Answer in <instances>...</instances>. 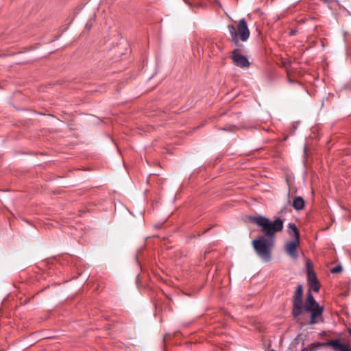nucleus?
Here are the masks:
<instances>
[{
    "instance_id": "9",
    "label": "nucleus",
    "mask_w": 351,
    "mask_h": 351,
    "mask_svg": "<svg viewBox=\"0 0 351 351\" xmlns=\"http://www.w3.org/2000/svg\"><path fill=\"white\" fill-rule=\"evenodd\" d=\"M317 306H320L319 304L315 301L312 293H309L307 295V298L306 300L305 305L303 306L302 313L303 312H308L311 309L316 308Z\"/></svg>"
},
{
    "instance_id": "15",
    "label": "nucleus",
    "mask_w": 351,
    "mask_h": 351,
    "mask_svg": "<svg viewBox=\"0 0 351 351\" xmlns=\"http://www.w3.org/2000/svg\"><path fill=\"white\" fill-rule=\"evenodd\" d=\"M296 33H297V30L293 29V30H291V31L290 32V35H291V36H294Z\"/></svg>"
},
{
    "instance_id": "3",
    "label": "nucleus",
    "mask_w": 351,
    "mask_h": 351,
    "mask_svg": "<svg viewBox=\"0 0 351 351\" xmlns=\"http://www.w3.org/2000/svg\"><path fill=\"white\" fill-rule=\"evenodd\" d=\"M252 244L257 255L263 261H270L271 247L273 245L272 239H267L264 237H261L253 240Z\"/></svg>"
},
{
    "instance_id": "8",
    "label": "nucleus",
    "mask_w": 351,
    "mask_h": 351,
    "mask_svg": "<svg viewBox=\"0 0 351 351\" xmlns=\"http://www.w3.org/2000/svg\"><path fill=\"white\" fill-rule=\"evenodd\" d=\"M311 312L310 324H315L319 322H323L324 319L322 317V313L324 311L323 306H317L310 311Z\"/></svg>"
},
{
    "instance_id": "13",
    "label": "nucleus",
    "mask_w": 351,
    "mask_h": 351,
    "mask_svg": "<svg viewBox=\"0 0 351 351\" xmlns=\"http://www.w3.org/2000/svg\"><path fill=\"white\" fill-rule=\"evenodd\" d=\"M309 283H310L311 287L313 289V290L314 291L317 292L319 291V282L317 280H316L313 282H311Z\"/></svg>"
},
{
    "instance_id": "6",
    "label": "nucleus",
    "mask_w": 351,
    "mask_h": 351,
    "mask_svg": "<svg viewBox=\"0 0 351 351\" xmlns=\"http://www.w3.org/2000/svg\"><path fill=\"white\" fill-rule=\"evenodd\" d=\"M323 347H331L334 351H351L350 347L339 339H332L321 343Z\"/></svg>"
},
{
    "instance_id": "10",
    "label": "nucleus",
    "mask_w": 351,
    "mask_h": 351,
    "mask_svg": "<svg viewBox=\"0 0 351 351\" xmlns=\"http://www.w3.org/2000/svg\"><path fill=\"white\" fill-rule=\"evenodd\" d=\"M305 202L300 196H296L293 199L292 206L296 210H301L304 209Z\"/></svg>"
},
{
    "instance_id": "5",
    "label": "nucleus",
    "mask_w": 351,
    "mask_h": 351,
    "mask_svg": "<svg viewBox=\"0 0 351 351\" xmlns=\"http://www.w3.org/2000/svg\"><path fill=\"white\" fill-rule=\"evenodd\" d=\"M231 58L234 65L240 68H248L250 62L247 58L241 54L237 49H235L232 52Z\"/></svg>"
},
{
    "instance_id": "17",
    "label": "nucleus",
    "mask_w": 351,
    "mask_h": 351,
    "mask_svg": "<svg viewBox=\"0 0 351 351\" xmlns=\"http://www.w3.org/2000/svg\"><path fill=\"white\" fill-rule=\"evenodd\" d=\"M324 3H328L329 0H322Z\"/></svg>"
},
{
    "instance_id": "2",
    "label": "nucleus",
    "mask_w": 351,
    "mask_h": 351,
    "mask_svg": "<svg viewBox=\"0 0 351 351\" xmlns=\"http://www.w3.org/2000/svg\"><path fill=\"white\" fill-rule=\"evenodd\" d=\"M228 29L231 36V40L235 45H237L239 40L247 41L250 37V30L245 19L239 20L237 29L232 24L228 25Z\"/></svg>"
},
{
    "instance_id": "11",
    "label": "nucleus",
    "mask_w": 351,
    "mask_h": 351,
    "mask_svg": "<svg viewBox=\"0 0 351 351\" xmlns=\"http://www.w3.org/2000/svg\"><path fill=\"white\" fill-rule=\"evenodd\" d=\"M288 233L294 239H300V232L296 226L293 223L288 224Z\"/></svg>"
},
{
    "instance_id": "16",
    "label": "nucleus",
    "mask_w": 351,
    "mask_h": 351,
    "mask_svg": "<svg viewBox=\"0 0 351 351\" xmlns=\"http://www.w3.org/2000/svg\"><path fill=\"white\" fill-rule=\"evenodd\" d=\"M221 130H228V131H232V128H223Z\"/></svg>"
},
{
    "instance_id": "1",
    "label": "nucleus",
    "mask_w": 351,
    "mask_h": 351,
    "mask_svg": "<svg viewBox=\"0 0 351 351\" xmlns=\"http://www.w3.org/2000/svg\"><path fill=\"white\" fill-rule=\"evenodd\" d=\"M251 220L261 228V232L269 239L273 240L276 232H280L283 229L284 221L280 218H276L274 221H271L268 218L260 215L252 217Z\"/></svg>"
},
{
    "instance_id": "12",
    "label": "nucleus",
    "mask_w": 351,
    "mask_h": 351,
    "mask_svg": "<svg viewBox=\"0 0 351 351\" xmlns=\"http://www.w3.org/2000/svg\"><path fill=\"white\" fill-rule=\"evenodd\" d=\"M306 269H307V276L308 280L309 282H313L317 280L316 275L313 271L312 265L311 263H307L306 264Z\"/></svg>"
},
{
    "instance_id": "7",
    "label": "nucleus",
    "mask_w": 351,
    "mask_h": 351,
    "mask_svg": "<svg viewBox=\"0 0 351 351\" xmlns=\"http://www.w3.org/2000/svg\"><path fill=\"white\" fill-rule=\"evenodd\" d=\"M300 243V239H294L293 241L287 242L285 245V251L291 258L296 259L298 257V246Z\"/></svg>"
},
{
    "instance_id": "14",
    "label": "nucleus",
    "mask_w": 351,
    "mask_h": 351,
    "mask_svg": "<svg viewBox=\"0 0 351 351\" xmlns=\"http://www.w3.org/2000/svg\"><path fill=\"white\" fill-rule=\"evenodd\" d=\"M341 270H342L341 266L337 265L331 269V273L336 274V273L341 271Z\"/></svg>"
},
{
    "instance_id": "4",
    "label": "nucleus",
    "mask_w": 351,
    "mask_h": 351,
    "mask_svg": "<svg viewBox=\"0 0 351 351\" xmlns=\"http://www.w3.org/2000/svg\"><path fill=\"white\" fill-rule=\"evenodd\" d=\"M302 286L300 284L297 286L293 295L292 314L295 317L300 316L302 313Z\"/></svg>"
}]
</instances>
